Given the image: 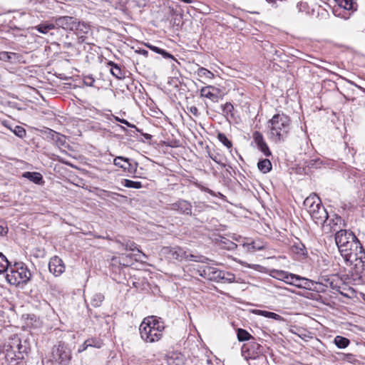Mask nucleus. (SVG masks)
<instances>
[{
  "label": "nucleus",
  "instance_id": "nucleus-53",
  "mask_svg": "<svg viewBox=\"0 0 365 365\" xmlns=\"http://www.w3.org/2000/svg\"><path fill=\"white\" fill-rule=\"evenodd\" d=\"M116 120L126 125L128 127H130V128H136L135 125H133L131 123H130L128 120H125V119H120L118 118H116Z\"/></svg>",
  "mask_w": 365,
  "mask_h": 365
},
{
  "label": "nucleus",
  "instance_id": "nucleus-50",
  "mask_svg": "<svg viewBox=\"0 0 365 365\" xmlns=\"http://www.w3.org/2000/svg\"><path fill=\"white\" fill-rule=\"evenodd\" d=\"M206 207H208V206L203 202L195 203V212H202L203 210H205V209Z\"/></svg>",
  "mask_w": 365,
  "mask_h": 365
},
{
  "label": "nucleus",
  "instance_id": "nucleus-27",
  "mask_svg": "<svg viewBox=\"0 0 365 365\" xmlns=\"http://www.w3.org/2000/svg\"><path fill=\"white\" fill-rule=\"evenodd\" d=\"M108 65L110 66V73L113 76L118 79H122L124 78L122 70L118 65L113 61H109Z\"/></svg>",
  "mask_w": 365,
  "mask_h": 365
},
{
  "label": "nucleus",
  "instance_id": "nucleus-33",
  "mask_svg": "<svg viewBox=\"0 0 365 365\" xmlns=\"http://www.w3.org/2000/svg\"><path fill=\"white\" fill-rule=\"evenodd\" d=\"M255 313L258 315H260V316H262V317H264L267 318L274 319L276 320H280L282 319V317L280 315H279L274 312H268V311H265V310L257 309V310L255 311Z\"/></svg>",
  "mask_w": 365,
  "mask_h": 365
},
{
  "label": "nucleus",
  "instance_id": "nucleus-38",
  "mask_svg": "<svg viewBox=\"0 0 365 365\" xmlns=\"http://www.w3.org/2000/svg\"><path fill=\"white\" fill-rule=\"evenodd\" d=\"M104 300V296L101 293H96L91 299V304L94 307H98Z\"/></svg>",
  "mask_w": 365,
  "mask_h": 365
},
{
  "label": "nucleus",
  "instance_id": "nucleus-45",
  "mask_svg": "<svg viewBox=\"0 0 365 365\" xmlns=\"http://www.w3.org/2000/svg\"><path fill=\"white\" fill-rule=\"evenodd\" d=\"M125 250L135 251L138 253H140V251L137 248L136 245L133 242H128L125 244H123Z\"/></svg>",
  "mask_w": 365,
  "mask_h": 365
},
{
  "label": "nucleus",
  "instance_id": "nucleus-40",
  "mask_svg": "<svg viewBox=\"0 0 365 365\" xmlns=\"http://www.w3.org/2000/svg\"><path fill=\"white\" fill-rule=\"evenodd\" d=\"M9 267V262L7 258L0 252V274L6 272Z\"/></svg>",
  "mask_w": 365,
  "mask_h": 365
},
{
  "label": "nucleus",
  "instance_id": "nucleus-29",
  "mask_svg": "<svg viewBox=\"0 0 365 365\" xmlns=\"http://www.w3.org/2000/svg\"><path fill=\"white\" fill-rule=\"evenodd\" d=\"M334 343L339 349H345L349 345L350 341L346 337L336 336L334 339Z\"/></svg>",
  "mask_w": 365,
  "mask_h": 365
},
{
  "label": "nucleus",
  "instance_id": "nucleus-48",
  "mask_svg": "<svg viewBox=\"0 0 365 365\" xmlns=\"http://www.w3.org/2000/svg\"><path fill=\"white\" fill-rule=\"evenodd\" d=\"M222 107L223 113L226 115L231 113L234 109L233 106L230 103H226Z\"/></svg>",
  "mask_w": 365,
  "mask_h": 365
},
{
  "label": "nucleus",
  "instance_id": "nucleus-10",
  "mask_svg": "<svg viewBox=\"0 0 365 365\" xmlns=\"http://www.w3.org/2000/svg\"><path fill=\"white\" fill-rule=\"evenodd\" d=\"M167 209L179 215L188 216L192 215V205L191 202L184 199H178L177 201L168 204Z\"/></svg>",
  "mask_w": 365,
  "mask_h": 365
},
{
  "label": "nucleus",
  "instance_id": "nucleus-15",
  "mask_svg": "<svg viewBox=\"0 0 365 365\" xmlns=\"http://www.w3.org/2000/svg\"><path fill=\"white\" fill-rule=\"evenodd\" d=\"M48 269L54 276L58 277L65 271V265L63 260L58 256L52 257L48 263Z\"/></svg>",
  "mask_w": 365,
  "mask_h": 365
},
{
  "label": "nucleus",
  "instance_id": "nucleus-42",
  "mask_svg": "<svg viewBox=\"0 0 365 365\" xmlns=\"http://www.w3.org/2000/svg\"><path fill=\"white\" fill-rule=\"evenodd\" d=\"M85 344L88 347L101 348L102 342L101 340L96 339H89L85 341Z\"/></svg>",
  "mask_w": 365,
  "mask_h": 365
},
{
  "label": "nucleus",
  "instance_id": "nucleus-20",
  "mask_svg": "<svg viewBox=\"0 0 365 365\" xmlns=\"http://www.w3.org/2000/svg\"><path fill=\"white\" fill-rule=\"evenodd\" d=\"M253 138L257 144V148L266 156L271 155V152L266 142L264 140L263 135L258 131L253 133Z\"/></svg>",
  "mask_w": 365,
  "mask_h": 365
},
{
  "label": "nucleus",
  "instance_id": "nucleus-22",
  "mask_svg": "<svg viewBox=\"0 0 365 365\" xmlns=\"http://www.w3.org/2000/svg\"><path fill=\"white\" fill-rule=\"evenodd\" d=\"M22 177L37 185H41L43 183V176L40 173L24 172L22 174Z\"/></svg>",
  "mask_w": 365,
  "mask_h": 365
},
{
  "label": "nucleus",
  "instance_id": "nucleus-46",
  "mask_svg": "<svg viewBox=\"0 0 365 365\" xmlns=\"http://www.w3.org/2000/svg\"><path fill=\"white\" fill-rule=\"evenodd\" d=\"M273 273H275V274L273 275L274 277H276L279 279L284 280L285 282H286V277H287V275H290V274H289L286 272H284V271L274 270V271H273Z\"/></svg>",
  "mask_w": 365,
  "mask_h": 365
},
{
  "label": "nucleus",
  "instance_id": "nucleus-28",
  "mask_svg": "<svg viewBox=\"0 0 365 365\" xmlns=\"http://www.w3.org/2000/svg\"><path fill=\"white\" fill-rule=\"evenodd\" d=\"M145 46L150 48L151 51L155 52L156 53L162 55L165 58L175 59L174 56L172 54L168 53L166 51L160 48H158L155 46H153L150 43H145Z\"/></svg>",
  "mask_w": 365,
  "mask_h": 365
},
{
  "label": "nucleus",
  "instance_id": "nucleus-18",
  "mask_svg": "<svg viewBox=\"0 0 365 365\" xmlns=\"http://www.w3.org/2000/svg\"><path fill=\"white\" fill-rule=\"evenodd\" d=\"M200 96L208 98L212 102H217L220 98V89L213 86L202 87L200 91Z\"/></svg>",
  "mask_w": 365,
  "mask_h": 365
},
{
  "label": "nucleus",
  "instance_id": "nucleus-2",
  "mask_svg": "<svg viewBox=\"0 0 365 365\" xmlns=\"http://www.w3.org/2000/svg\"><path fill=\"white\" fill-rule=\"evenodd\" d=\"M290 123V118L283 113L274 115L267 122L269 138L274 143L284 140L289 132Z\"/></svg>",
  "mask_w": 365,
  "mask_h": 365
},
{
  "label": "nucleus",
  "instance_id": "nucleus-13",
  "mask_svg": "<svg viewBox=\"0 0 365 365\" xmlns=\"http://www.w3.org/2000/svg\"><path fill=\"white\" fill-rule=\"evenodd\" d=\"M170 255L175 259L182 261L184 259H187L195 262H200L202 263H207L210 259L204 256H195L193 255H186L185 251L182 249L178 247L173 248L170 250Z\"/></svg>",
  "mask_w": 365,
  "mask_h": 365
},
{
  "label": "nucleus",
  "instance_id": "nucleus-5",
  "mask_svg": "<svg viewBox=\"0 0 365 365\" xmlns=\"http://www.w3.org/2000/svg\"><path fill=\"white\" fill-rule=\"evenodd\" d=\"M304 205L313 221L317 225L325 228V223L329 220V215L319 197L316 195H310L304 200Z\"/></svg>",
  "mask_w": 365,
  "mask_h": 365
},
{
  "label": "nucleus",
  "instance_id": "nucleus-23",
  "mask_svg": "<svg viewBox=\"0 0 365 365\" xmlns=\"http://www.w3.org/2000/svg\"><path fill=\"white\" fill-rule=\"evenodd\" d=\"M345 226L344 223V220L341 217L337 215H334V217L329 220V223L325 225L326 227H329V231H337V227L340 228L341 225Z\"/></svg>",
  "mask_w": 365,
  "mask_h": 365
},
{
  "label": "nucleus",
  "instance_id": "nucleus-36",
  "mask_svg": "<svg viewBox=\"0 0 365 365\" xmlns=\"http://www.w3.org/2000/svg\"><path fill=\"white\" fill-rule=\"evenodd\" d=\"M237 339L240 341H248L252 339H254L252 336V335L247 331L245 329H237Z\"/></svg>",
  "mask_w": 365,
  "mask_h": 365
},
{
  "label": "nucleus",
  "instance_id": "nucleus-47",
  "mask_svg": "<svg viewBox=\"0 0 365 365\" xmlns=\"http://www.w3.org/2000/svg\"><path fill=\"white\" fill-rule=\"evenodd\" d=\"M95 79L91 75L86 76L83 78V83L90 87L94 86Z\"/></svg>",
  "mask_w": 365,
  "mask_h": 365
},
{
  "label": "nucleus",
  "instance_id": "nucleus-51",
  "mask_svg": "<svg viewBox=\"0 0 365 365\" xmlns=\"http://www.w3.org/2000/svg\"><path fill=\"white\" fill-rule=\"evenodd\" d=\"M130 257V255L126 254H122V255L120 257V263L122 264L123 266H129L130 263L127 262V258Z\"/></svg>",
  "mask_w": 365,
  "mask_h": 365
},
{
  "label": "nucleus",
  "instance_id": "nucleus-31",
  "mask_svg": "<svg viewBox=\"0 0 365 365\" xmlns=\"http://www.w3.org/2000/svg\"><path fill=\"white\" fill-rule=\"evenodd\" d=\"M257 168L263 173H267L272 170V163L269 160L263 159L258 162Z\"/></svg>",
  "mask_w": 365,
  "mask_h": 365
},
{
  "label": "nucleus",
  "instance_id": "nucleus-41",
  "mask_svg": "<svg viewBox=\"0 0 365 365\" xmlns=\"http://www.w3.org/2000/svg\"><path fill=\"white\" fill-rule=\"evenodd\" d=\"M217 138L225 147L230 149L232 147V142L226 137L224 133H220L217 135Z\"/></svg>",
  "mask_w": 365,
  "mask_h": 365
},
{
  "label": "nucleus",
  "instance_id": "nucleus-30",
  "mask_svg": "<svg viewBox=\"0 0 365 365\" xmlns=\"http://www.w3.org/2000/svg\"><path fill=\"white\" fill-rule=\"evenodd\" d=\"M219 246L222 249H226L227 250H233L237 247V245L229 240L225 237H221L219 241Z\"/></svg>",
  "mask_w": 365,
  "mask_h": 365
},
{
  "label": "nucleus",
  "instance_id": "nucleus-60",
  "mask_svg": "<svg viewBox=\"0 0 365 365\" xmlns=\"http://www.w3.org/2000/svg\"><path fill=\"white\" fill-rule=\"evenodd\" d=\"M334 15H336V16H340L341 15L340 13L339 14L337 13V9H334Z\"/></svg>",
  "mask_w": 365,
  "mask_h": 365
},
{
  "label": "nucleus",
  "instance_id": "nucleus-54",
  "mask_svg": "<svg viewBox=\"0 0 365 365\" xmlns=\"http://www.w3.org/2000/svg\"><path fill=\"white\" fill-rule=\"evenodd\" d=\"M50 132L52 133V137L53 138L54 135H56L57 137V139H56L57 141L61 140V138H63V135H60L59 133H56V132H55V131H53L52 130H50Z\"/></svg>",
  "mask_w": 365,
  "mask_h": 365
},
{
  "label": "nucleus",
  "instance_id": "nucleus-3",
  "mask_svg": "<svg viewBox=\"0 0 365 365\" xmlns=\"http://www.w3.org/2000/svg\"><path fill=\"white\" fill-rule=\"evenodd\" d=\"M164 329V322L155 316L145 318L139 327L141 339L149 343L159 341Z\"/></svg>",
  "mask_w": 365,
  "mask_h": 365
},
{
  "label": "nucleus",
  "instance_id": "nucleus-24",
  "mask_svg": "<svg viewBox=\"0 0 365 365\" xmlns=\"http://www.w3.org/2000/svg\"><path fill=\"white\" fill-rule=\"evenodd\" d=\"M56 29V24L55 23H48V22H44L41 23L37 26H35L32 28V29H35L38 31L39 33L46 34H48L51 30H53Z\"/></svg>",
  "mask_w": 365,
  "mask_h": 365
},
{
  "label": "nucleus",
  "instance_id": "nucleus-6",
  "mask_svg": "<svg viewBox=\"0 0 365 365\" xmlns=\"http://www.w3.org/2000/svg\"><path fill=\"white\" fill-rule=\"evenodd\" d=\"M31 277L30 270L22 264L19 263L9 267L6 274L7 282L10 284L16 286L28 283Z\"/></svg>",
  "mask_w": 365,
  "mask_h": 365
},
{
  "label": "nucleus",
  "instance_id": "nucleus-9",
  "mask_svg": "<svg viewBox=\"0 0 365 365\" xmlns=\"http://www.w3.org/2000/svg\"><path fill=\"white\" fill-rule=\"evenodd\" d=\"M199 274L211 281L220 282V279L225 277V272L209 265H203L198 268Z\"/></svg>",
  "mask_w": 365,
  "mask_h": 365
},
{
  "label": "nucleus",
  "instance_id": "nucleus-11",
  "mask_svg": "<svg viewBox=\"0 0 365 365\" xmlns=\"http://www.w3.org/2000/svg\"><path fill=\"white\" fill-rule=\"evenodd\" d=\"M113 164L131 175H135L138 166L136 161L122 156L116 157L113 160Z\"/></svg>",
  "mask_w": 365,
  "mask_h": 365
},
{
  "label": "nucleus",
  "instance_id": "nucleus-49",
  "mask_svg": "<svg viewBox=\"0 0 365 365\" xmlns=\"http://www.w3.org/2000/svg\"><path fill=\"white\" fill-rule=\"evenodd\" d=\"M304 247L301 243H297V245L292 247V251L297 254H303L304 253Z\"/></svg>",
  "mask_w": 365,
  "mask_h": 365
},
{
  "label": "nucleus",
  "instance_id": "nucleus-57",
  "mask_svg": "<svg viewBox=\"0 0 365 365\" xmlns=\"http://www.w3.org/2000/svg\"><path fill=\"white\" fill-rule=\"evenodd\" d=\"M88 347V346H87L84 342L81 346H80V347L78 349V352H82V351H85Z\"/></svg>",
  "mask_w": 365,
  "mask_h": 365
},
{
  "label": "nucleus",
  "instance_id": "nucleus-32",
  "mask_svg": "<svg viewBox=\"0 0 365 365\" xmlns=\"http://www.w3.org/2000/svg\"><path fill=\"white\" fill-rule=\"evenodd\" d=\"M249 365H269L267 356L261 354L249 361Z\"/></svg>",
  "mask_w": 365,
  "mask_h": 365
},
{
  "label": "nucleus",
  "instance_id": "nucleus-39",
  "mask_svg": "<svg viewBox=\"0 0 365 365\" xmlns=\"http://www.w3.org/2000/svg\"><path fill=\"white\" fill-rule=\"evenodd\" d=\"M123 185L125 187L139 189L141 188L142 184L138 181H133L131 180L125 179L122 182Z\"/></svg>",
  "mask_w": 365,
  "mask_h": 365
},
{
  "label": "nucleus",
  "instance_id": "nucleus-55",
  "mask_svg": "<svg viewBox=\"0 0 365 365\" xmlns=\"http://www.w3.org/2000/svg\"><path fill=\"white\" fill-rule=\"evenodd\" d=\"M7 233V227L0 225V235H4Z\"/></svg>",
  "mask_w": 365,
  "mask_h": 365
},
{
  "label": "nucleus",
  "instance_id": "nucleus-61",
  "mask_svg": "<svg viewBox=\"0 0 365 365\" xmlns=\"http://www.w3.org/2000/svg\"><path fill=\"white\" fill-rule=\"evenodd\" d=\"M145 137L147 138V139H150L151 138V135L150 134H145Z\"/></svg>",
  "mask_w": 365,
  "mask_h": 365
},
{
  "label": "nucleus",
  "instance_id": "nucleus-44",
  "mask_svg": "<svg viewBox=\"0 0 365 365\" xmlns=\"http://www.w3.org/2000/svg\"><path fill=\"white\" fill-rule=\"evenodd\" d=\"M235 279V276L234 274L225 272V277L220 279V282H232Z\"/></svg>",
  "mask_w": 365,
  "mask_h": 365
},
{
  "label": "nucleus",
  "instance_id": "nucleus-21",
  "mask_svg": "<svg viewBox=\"0 0 365 365\" xmlns=\"http://www.w3.org/2000/svg\"><path fill=\"white\" fill-rule=\"evenodd\" d=\"M21 56L17 53L1 51L0 52V61L5 62L14 63L16 61H20Z\"/></svg>",
  "mask_w": 365,
  "mask_h": 365
},
{
  "label": "nucleus",
  "instance_id": "nucleus-25",
  "mask_svg": "<svg viewBox=\"0 0 365 365\" xmlns=\"http://www.w3.org/2000/svg\"><path fill=\"white\" fill-rule=\"evenodd\" d=\"M337 355L338 356L335 357V361L348 362L351 364H356L358 361L356 356L353 354L337 353Z\"/></svg>",
  "mask_w": 365,
  "mask_h": 365
},
{
  "label": "nucleus",
  "instance_id": "nucleus-16",
  "mask_svg": "<svg viewBox=\"0 0 365 365\" xmlns=\"http://www.w3.org/2000/svg\"><path fill=\"white\" fill-rule=\"evenodd\" d=\"M165 360L168 365H184L187 358L181 352L172 351L165 355Z\"/></svg>",
  "mask_w": 365,
  "mask_h": 365
},
{
  "label": "nucleus",
  "instance_id": "nucleus-12",
  "mask_svg": "<svg viewBox=\"0 0 365 365\" xmlns=\"http://www.w3.org/2000/svg\"><path fill=\"white\" fill-rule=\"evenodd\" d=\"M356 239V235L350 230H339L335 234V242L339 251L346 250L344 245L351 240Z\"/></svg>",
  "mask_w": 365,
  "mask_h": 365
},
{
  "label": "nucleus",
  "instance_id": "nucleus-59",
  "mask_svg": "<svg viewBox=\"0 0 365 365\" xmlns=\"http://www.w3.org/2000/svg\"><path fill=\"white\" fill-rule=\"evenodd\" d=\"M202 190H203L204 191H205V192H207L210 193V195H214L213 191H212V190H211L210 189H209V188H207V187H204Z\"/></svg>",
  "mask_w": 365,
  "mask_h": 365
},
{
  "label": "nucleus",
  "instance_id": "nucleus-26",
  "mask_svg": "<svg viewBox=\"0 0 365 365\" xmlns=\"http://www.w3.org/2000/svg\"><path fill=\"white\" fill-rule=\"evenodd\" d=\"M195 73L199 78L206 80H212L215 77V75L212 72L204 67H199Z\"/></svg>",
  "mask_w": 365,
  "mask_h": 365
},
{
  "label": "nucleus",
  "instance_id": "nucleus-62",
  "mask_svg": "<svg viewBox=\"0 0 365 365\" xmlns=\"http://www.w3.org/2000/svg\"><path fill=\"white\" fill-rule=\"evenodd\" d=\"M326 282H327V284H333V282H331L330 280L329 281L327 280Z\"/></svg>",
  "mask_w": 365,
  "mask_h": 365
},
{
  "label": "nucleus",
  "instance_id": "nucleus-58",
  "mask_svg": "<svg viewBox=\"0 0 365 365\" xmlns=\"http://www.w3.org/2000/svg\"><path fill=\"white\" fill-rule=\"evenodd\" d=\"M138 52H139V53H140V54H142V55H143V56H148V51H146V50H145V49L139 50V51H138Z\"/></svg>",
  "mask_w": 365,
  "mask_h": 365
},
{
  "label": "nucleus",
  "instance_id": "nucleus-19",
  "mask_svg": "<svg viewBox=\"0 0 365 365\" xmlns=\"http://www.w3.org/2000/svg\"><path fill=\"white\" fill-rule=\"evenodd\" d=\"M76 29L73 31H75L78 36V42L79 43H86L87 36H86L90 31V27L83 22L77 21Z\"/></svg>",
  "mask_w": 365,
  "mask_h": 365
},
{
  "label": "nucleus",
  "instance_id": "nucleus-17",
  "mask_svg": "<svg viewBox=\"0 0 365 365\" xmlns=\"http://www.w3.org/2000/svg\"><path fill=\"white\" fill-rule=\"evenodd\" d=\"M287 276L286 282L299 288L307 289L311 283L310 280L294 274Z\"/></svg>",
  "mask_w": 365,
  "mask_h": 365
},
{
  "label": "nucleus",
  "instance_id": "nucleus-37",
  "mask_svg": "<svg viewBox=\"0 0 365 365\" xmlns=\"http://www.w3.org/2000/svg\"><path fill=\"white\" fill-rule=\"evenodd\" d=\"M194 365H212L211 360L205 355L201 357H195L192 360Z\"/></svg>",
  "mask_w": 365,
  "mask_h": 365
},
{
  "label": "nucleus",
  "instance_id": "nucleus-56",
  "mask_svg": "<svg viewBox=\"0 0 365 365\" xmlns=\"http://www.w3.org/2000/svg\"><path fill=\"white\" fill-rule=\"evenodd\" d=\"M210 158H212V160H214L215 163H218V164H220L221 162L220 160H219V155H210Z\"/></svg>",
  "mask_w": 365,
  "mask_h": 365
},
{
  "label": "nucleus",
  "instance_id": "nucleus-1",
  "mask_svg": "<svg viewBox=\"0 0 365 365\" xmlns=\"http://www.w3.org/2000/svg\"><path fill=\"white\" fill-rule=\"evenodd\" d=\"M346 250H341L339 252L344 259L347 266L353 267L356 275L361 274L365 269V252L356 237L344 245Z\"/></svg>",
  "mask_w": 365,
  "mask_h": 365
},
{
  "label": "nucleus",
  "instance_id": "nucleus-52",
  "mask_svg": "<svg viewBox=\"0 0 365 365\" xmlns=\"http://www.w3.org/2000/svg\"><path fill=\"white\" fill-rule=\"evenodd\" d=\"M187 110L190 113H191L193 115L197 117L199 115L198 109L196 106H190L187 108Z\"/></svg>",
  "mask_w": 365,
  "mask_h": 365
},
{
  "label": "nucleus",
  "instance_id": "nucleus-8",
  "mask_svg": "<svg viewBox=\"0 0 365 365\" xmlns=\"http://www.w3.org/2000/svg\"><path fill=\"white\" fill-rule=\"evenodd\" d=\"M241 351L242 356L249 361L262 354V346L254 339L244 344Z\"/></svg>",
  "mask_w": 365,
  "mask_h": 365
},
{
  "label": "nucleus",
  "instance_id": "nucleus-35",
  "mask_svg": "<svg viewBox=\"0 0 365 365\" xmlns=\"http://www.w3.org/2000/svg\"><path fill=\"white\" fill-rule=\"evenodd\" d=\"M336 4L339 6V9H343L345 11H349L353 7L352 0H334Z\"/></svg>",
  "mask_w": 365,
  "mask_h": 365
},
{
  "label": "nucleus",
  "instance_id": "nucleus-43",
  "mask_svg": "<svg viewBox=\"0 0 365 365\" xmlns=\"http://www.w3.org/2000/svg\"><path fill=\"white\" fill-rule=\"evenodd\" d=\"M14 133L19 137V138H24L26 135V130L19 125L15 126L14 129L13 130Z\"/></svg>",
  "mask_w": 365,
  "mask_h": 365
},
{
  "label": "nucleus",
  "instance_id": "nucleus-7",
  "mask_svg": "<svg viewBox=\"0 0 365 365\" xmlns=\"http://www.w3.org/2000/svg\"><path fill=\"white\" fill-rule=\"evenodd\" d=\"M71 359L70 349L63 343H59L52 349L51 361L58 365H68Z\"/></svg>",
  "mask_w": 365,
  "mask_h": 365
},
{
  "label": "nucleus",
  "instance_id": "nucleus-34",
  "mask_svg": "<svg viewBox=\"0 0 365 365\" xmlns=\"http://www.w3.org/2000/svg\"><path fill=\"white\" fill-rule=\"evenodd\" d=\"M242 247L250 252H255L256 250H260L263 248V246L256 245L255 242H245L242 243Z\"/></svg>",
  "mask_w": 365,
  "mask_h": 365
},
{
  "label": "nucleus",
  "instance_id": "nucleus-14",
  "mask_svg": "<svg viewBox=\"0 0 365 365\" xmlns=\"http://www.w3.org/2000/svg\"><path fill=\"white\" fill-rule=\"evenodd\" d=\"M77 19L73 16H60L55 19L56 28H62L64 30L73 31L76 27Z\"/></svg>",
  "mask_w": 365,
  "mask_h": 365
},
{
  "label": "nucleus",
  "instance_id": "nucleus-4",
  "mask_svg": "<svg viewBox=\"0 0 365 365\" xmlns=\"http://www.w3.org/2000/svg\"><path fill=\"white\" fill-rule=\"evenodd\" d=\"M4 351L7 361H12L16 359H23L24 354L30 351V344L26 339H22L16 334L11 335L4 345Z\"/></svg>",
  "mask_w": 365,
  "mask_h": 365
}]
</instances>
